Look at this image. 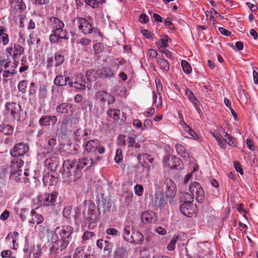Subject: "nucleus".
I'll return each instance as SVG.
<instances>
[{"label":"nucleus","instance_id":"f257e3e1","mask_svg":"<svg viewBox=\"0 0 258 258\" xmlns=\"http://www.w3.org/2000/svg\"><path fill=\"white\" fill-rule=\"evenodd\" d=\"M102 159V157L96 156L94 158L83 157L78 159L76 165L75 160H66L63 161V168L64 178H68V181H75L82 175L81 170L86 166L91 167Z\"/></svg>","mask_w":258,"mask_h":258},{"label":"nucleus","instance_id":"f03ea898","mask_svg":"<svg viewBox=\"0 0 258 258\" xmlns=\"http://www.w3.org/2000/svg\"><path fill=\"white\" fill-rule=\"evenodd\" d=\"M49 24L52 28L49 35L50 42L56 41V38H67L68 31L64 29V23L55 17L49 19Z\"/></svg>","mask_w":258,"mask_h":258},{"label":"nucleus","instance_id":"7ed1b4c3","mask_svg":"<svg viewBox=\"0 0 258 258\" xmlns=\"http://www.w3.org/2000/svg\"><path fill=\"white\" fill-rule=\"evenodd\" d=\"M74 231V228L70 225H62L61 227H57L56 229L55 232L56 234L59 235L58 242H60L61 250L66 249L72 240Z\"/></svg>","mask_w":258,"mask_h":258},{"label":"nucleus","instance_id":"20e7f679","mask_svg":"<svg viewBox=\"0 0 258 258\" xmlns=\"http://www.w3.org/2000/svg\"><path fill=\"white\" fill-rule=\"evenodd\" d=\"M85 205H88V210L87 215L85 218V222L89 223L88 228L89 229H93L95 227V224L98 219V213L96 211L95 205L90 200L85 201Z\"/></svg>","mask_w":258,"mask_h":258},{"label":"nucleus","instance_id":"39448f33","mask_svg":"<svg viewBox=\"0 0 258 258\" xmlns=\"http://www.w3.org/2000/svg\"><path fill=\"white\" fill-rule=\"evenodd\" d=\"M84 151L88 153L99 154H104L105 152V147L102 146L100 142L97 139L91 140L85 142L83 144Z\"/></svg>","mask_w":258,"mask_h":258},{"label":"nucleus","instance_id":"423d86ee","mask_svg":"<svg viewBox=\"0 0 258 258\" xmlns=\"http://www.w3.org/2000/svg\"><path fill=\"white\" fill-rule=\"evenodd\" d=\"M73 25L77 26L79 31L85 34H89L92 32L93 27L90 22L82 17H76L73 21Z\"/></svg>","mask_w":258,"mask_h":258},{"label":"nucleus","instance_id":"0eeeda50","mask_svg":"<svg viewBox=\"0 0 258 258\" xmlns=\"http://www.w3.org/2000/svg\"><path fill=\"white\" fill-rule=\"evenodd\" d=\"M5 111L8 115H10L14 119L19 120L20 119L21 107L16 102H7L5 104Z\"/></svg>","mask_w":258,"mask_h":258},{"label":"nucleus","instance_id":"6e6552de","mask_svg":"<svg viewBox=\"0 0 258 258\" xmlns=\"http://www.w3.org/2000/svg\"><path fill=\"white\" fill-rule=\"evenodd\" d=\"M164 165L171 169L181 170L183 168L181 160L174 155H168L164 158Z\"/></svg>","mask_w":258,"mask_h":258},{"label":"nucleus","instance_id":"1a4fd4ad","mask_svg":"<svg viewBox=\"0 0 258 258\" xmlns=\"http://www.w3.org/2000/svg\"><path fill=\"white\" fill-rule=\"evenodd\" d=\"M189 191L198 202L201 203L204 201V191L200 183L197 182L191 183L189 186Z\"/></svg>","mask_w":258,"mask_h":258},{"label":"nucleus","instance_id":"9d476101","mask_svg":"<svg viewBox=\"0 0 258 258\" xmlns=\"http://www.w3.org/2000/svg\"><path fill=\"white\" fill-rule=\"evenodd\" d=\"M180 210L185 216L191 217L196 215L197 208L193 203L189 201H185L180 206Z\"/></svg>","mask_w":258,"mask_h":258},{"label":"nucleus","instance_id":"9b49d317","mask_svg":"<svg viewBox=\"0 0 258 258\" xmlns=\"http://www.w3.org/2000/svg\"><path fill=\"white\" fill-rule=\"evenodd\" d=\"M29 146L23 142L16 144L14 147L11 149V155L14 157L23 156L29 150Z\"/></svg>","mask_w":258,"mask_h":258},{"label":"nucleus","instance_id":"f8f14e48","mask_svg":"<svg viewBox=\"0 0 258 258\" xmlns=\"http://www.w3.org/2000/svg\"><path fill=\"white\" fill-rule=\"evenodd\" d=\"M6 52L8 56H12L13 59L18 58L24 52V48L20 44L14 43L6 48Z\"/></svg>","mask_w":258,"mask_h":258},{"label":"nucleus","instance_id":"ddd939ff","mask_svg":"<svg viewBox=\"0 0 258 258\" xmlns=\"http://www.w3.org/2000/svg\"><path fill=\"white\" fill-rule=\"evenodd\" d=\"M58 194L56 192L52 193H44L40 195V199L43 206H52L56 203Z\"/></svg>","mask_w":258,"mask_h":258},{"label":"nucleus","instance_id":"4468645a","mask_svg":"<svg viewBox=\"0 0 258 258\" xmlns=\"http://www.w3.org/2000/svg\"><path fill=\"white\" fill-rule=\"evenodd\" d=\"M57 121L55 115H42L39 119L38 123L40 126L49 128L50 125L54 126Z\"/></svg>","mask_w":258,"mask_h":258},{"label":"nucleus","instance_id":"2eb2a0df","mask_svg":"<svg viewBox=\"0 0 258 258\" xmlns=\"http://www.w3.org/2000/svg\"><path fill=\"white\" fill-rule=\"evenodd\" d=\"M141 218L144 224L155 223L158 220L157 214L152 211H145L142 213Z\"/></svg>","mask_w":258,"mask_h":258},{"label":"nucleus","instance_id":"dca6fc26","mask_svg":"<svg viewBox=\"0 0 258 258\" xmlns=\"http://www.w3.org/2000/svg\"><path fill=\"white\" fill-rule=\"evenodd\" d=\"M154 205L160 209L164 208L167 205V197L163 192L158 191L155 194Z\"/></svg>","mask_w":258,"mask_h":258},{"label":"nucleus","instance_id":"f3484780","mask_svg":"<svg viewBox=\"0 0 258 258\" xmlns=\"http://www.w3.org/2000/svg\"><path fill=\"white\" fill-rule=\"evenodd\" d=\"M86 81L81 75L78 76L74 82H69L68 85L71 87L75 88L78 90H85Z\"/></svg>","mask_w":258,"mask_h":258},{"label":"nucleus","instance_id":"a211bd4d","mask_svg":"<svg viewBox=\"0 0 258 258\" xmlns=\"http://www.w3.org/2000/svg\"><path fill=\"white\" fill-rule=\"evenodd\" d=\"M91 256L90 252L86 246L77 248L74 254V258H91Z\"/></svg>","mask_w":258,"mask_h":258},{"label":"nucleus","instance_id":"6ab92c4d","mask_svg":"<svg viewBox=\"0 0 258 258\" xmlns=\"http://www.w3.org/2000/svg\"><path fill=\"white\" fill-rule=\"evenodd\" d=\"M101 76L105 79L114 78L116 72L109 66L103 67L100 70Z\"/></svg>","mask_w":258,"mask_h":258},{"label":"nucleus","instance_id":"aec40b11","mask_svg":"<svg viewBox=\"0 0 258 258\" xmlns=\"http://www.w3.org/2000/svg\"><path fill=\"white\" fill-rule=\"evenodd\" d=\"M31 215L32 218L29 221V223H30L36 224L35 225H37L44 221L43 216L41 214L36 213L34 210L31 211Z\"/></svg>","mask_w":258,"mask_h":258},{"label":"nucleus","instance_id":"412c9836","mask_svg":"<svg viewBox=\"0 0 258 258\" xmlns=\"http://www.w3.org/2000/svg\"><path fill=\"white\" fill-rule=\"evenodd\" d=\"M10 4L16 11L21 12L26 9V5L22 0H10Z\"/></svg>","mask_w":258,"mask_h":258},{"label":"nucleus","instance_id":"4be33fe9","mask_svg":"<svg viewBox=\"0 0 258 258\" xmlns=\"http://www.w3.org/2000/svg\"><path fill=\"white\" fill-rule=\"evenodd\" d=\"M184 131L182 133L183 135L189 139H192L194 140H197L198 138V136L195 133V132L192 130L187 124L184 123Z\"/></svg>","mask_w":258,"mask_h":258},{"label":"nucleus","instance_id":"5701e85b","mask_svg":"<svg viewBox=\"0 0 258 258\" xmlns=\"http://www.w3.org/2000/svg\"><path fill=\"white\" fill-rule=\"evenodd\" d=\"M45 163L51 170H55L59 166L58 159L55 157L46 159Z\"/></svg>","mask_w":258,"mask_h":258},{"label":"nucleus","instance_id":"b1692460","mask_svg":"<svg viewBox=\"0 0 258 258\" xmlns=\"http://www.w3.org/2000/svg\"><path fill=\"white\" fill-rule=\"evenodd\" d=\"M23 164L24 161L22 159L18 158H14L11 163V171L15 172L20 170V168L23 166Z\"/></svg>","mask_w":258,"mask_h":258},{"label":"nucleus","instance_id":"393cba45","mask_svg":"<svg viewBox=\"0 0 258 258\" xmlns=\"http://www.w3.org/2000/svg\"><path fill=\"white\" fill-rule=\"evenodd\" d=\"M143 234L138 231H134L132 233V236L128 240V242L138 244L141 243L143 239Z\"/></svg>","mask_w":258,"mask_h":258},{"label":"nucleus","instance_id":"a878e982","mask_svg":"<svg viewBox=\"0 0 258 258\" xmlns=\"http://www.w3.org/2000/svg\"><path fill=\"white\" fill-rule=\"evenodd\" d=\"M6 31L7 29L5 26H0V43L4 45H7L9 42V37Z\"/></svg>","mask_w":258,"mask_h":258},{"label":"nucleus","instance_id":"bb28decb","mask_svg":"<svg viewBox=\"0 0 258 258\" xmlns=\"http://www.w3.org/2000/svg\"><path fill=\"white\" fill-rule=\"evenodd\" d=\"M13 132L14 127L12 125L4 123L0 124V133L10 136L13 134Z\"/></svg>","mask_w":258,"mask_h":258},{"label":"nucleus","instance_id":"cd10ccee","mask_svg":"<svg viewBox=\"0 0 258 258\" xmlns=\"http://www.w3.org/2000/svg\"><path fill=\"white\" fill-rule=\"evenodd\" d=\"M70 80V78L69 77H63L62 75H58L57 76L54 80V83L59 86H64L69 84V82Z\"/></svg>","mask_w":258,"mask_h":258},{"label":"nucleus","instance_id":"c85d7f7f","mask_svg":"<svg viewBox=\"0 0 258 258\" xmlns=\"http://www.w3.org/2000/svg\"><path fill=\"white\" fill-rule=\"evenodd\" d=\"M128 252L126 248L123 246H120L116 248L114 251L113 258H126Z\"/></svg>","mask_w":258,"mask_h":258},{"label":"nucleus","instance_id":"c756f323","mask_svg":"<svg viewBox=\"0 0 258 258\" xmlns=\"http://www.w3.org/2000/svg\"><path fill=\"white\" fill-rule=\"evenodd\" d=\"M166 188L170 196H174L176 192V186L174 182L171 179L167 180Z\"/></svg>","mask_w":258,"mask_h":258},{"label":"nucleus","instance_id":"7c9ffc66","mask_svg":"<svg viewBox=\"0 0 258 258\" xmlns=\"http://www.w3.org/2000/svg\"><path fill=\"white\" fill-rule=\"evenodd\" d=\"M137 158L140 163L146 162L148 161L152 163L154 161V158L152 155L147 153H140L138 155Z\"/></svg>","mask_w":258,"mask_h":258},{"label":"nucleus","instance_id":"2f4dec72","mask_svg":"<svg viewBox=\"0 0 258 258\" xmlns=\"http://www.w3.org/2000/svg\"><path fill=\"white\" fill-rule=\"evenodd\" d=\"M106 114L114 120H118L120 118V111L118 109L110 108L107 110Z\"/></svg>","mask_w":258,"mask_h":258},{"label":"nucleus","instance_id":"473e14b6","mask_svg":"<svg viewBox=\"0 0 258 258\" xmlns=\"http://www.w3.org/2000/svg\"><path fill=\"white\" fill-rule=\"evenodd\" d=\"M157 63L160 69L165 71L169 70V64L168 62L162 57L157 58Z\"/></svg>","mask_w":258,"mask_h":258},{"label":"nucleus","instance_id":"72a5a7b5","mask_svg":"<svg viewBox=\"0 0 258 258\" xmlns=\"http://www.w3.org/2000/svg\"><path fill=\"white\" fill-rule=\"evenodd\" d=\"M71 107L70 104L68 103H61L57 105L56 111L58 113L66 114L69 112V108Z\"/></svg>","mask_w":258,"mask_h":258},{"label":"nucleus","instance_id":"f704fd0d","mask_svg":"<svg viewBox=\"0 0 258 258\" xmlns=\"http://www.w3.org/2000/svg\"><path fill=\"white\" fill-rule=\"evenodd\" d=\"M212 135L218 142L219 146L223 149H225L226 145L225 143V139L223 138L222 136L217 132L213 133Z\"/></svg>","mask_w":258,"mask_h":258},{"label":"nucleus","instance_id":"c9c22d12","mask_svg":"<svg viewBox=\"0 0 258 258\" xmlns=\"http://www.w3.org/2000/svg\"><path fill=\"white\" fill-rule=\"evenodd\" d=\"M35 229L37 232L43 234L47 232L48 228L46 223L44 221L37 225H35Z\"/></svg>","mask_w":258,"mask_h":258},{"label":"nucleus","instance_id":"e433bc0d","mask_svg":"<svg viewBox=\"0 0 258 258\" xmlns=\"http://www.w3.org/2000/svg\"><path fill=\"white\" fill-rule=\"evenodd\" d=\"M27 42L29 46L34 45L35 43L39 45L40 44V39L36 34L32 33L29 35V39L27 40Z\"/></svg>","mask_w":258,"mask_h":258},{"label":"nucleus","instance_id":"4c0bfd02","mask_svg":"<svg viewBox=\"0 0 258 258\" xmlns=\"http://www.w3.org/2000/svg\"><path fill=\"white\" fill-rule=\"evenodd\" d=\"M123 59L119 60L118 58H114L110 61L109 66L116 73L119 66L123 64Z\"/></svg>","mask_w":258,"mask_h":258},{"label":"nucleus","instance_id":"58836bf2","mask_svg":"<svg viewBox=\"0 0 258 258\" xmlns=\"http://www.w3.org/2000/svg\"><path fill=\"white\" fill-rule=\"evenodd\" d=\"M185 95L187 96L189 101L194 104L195 108L198 109L197 107V103H198V100L194 95L192 92L188 89H186L185 92Z\"/></svg>","mask_w":258,"mask_h":258},{"label":"nucleus","instance_id":"ea45409f","mask_svg":"<svg viewBox=\"0 0 258 258\" xmlns=\"http://www.w3.org/2000/svg\"><path fill=\"white\" fill-rule=\"evenodd\" d=\"M180 237L178 235H174L172 237L171 241L167 245V249L169 250L172 251L175 248V245L177 242L180 240Z\"/></svg>","mask_w":258,"mask_h":258},{"label":"nucleus","instance_id":"a19ab883","mask_svg":"<svg viewBox=\"0 0 258 258\" xmlns=\"http://www.w3.org/2000/svg\"><path fill=\"white\" fill-rule=\"evenodd\" d=\"M222 132L223 134H225V143L227 142L228 144H229L231 146H235V139L232 137L231 135L228 134L227 133L225 132L224 129L223 128H221Z\"/></svg>","mask_w":258,"mask_h":258},{"label":"nucleus","instance_id":"79ce46f5","mask_svg":"<svg viewBox=\"0 0 258 258\" xmlns=\"http://www.w3.org/2000/svg\"><path fill=\"white\" fill-rule=\"evenodd\" d=\"M175 148L178 153L183 157H186L188 155V153L186 151L184 147L181 144H176Z\"/></svg>","mask_w":258,"mask_h":258},{"label":"nucleus","instance_id":"37998d69","mask_svg":"<svg viewBox=\"0 0 258 258\" xmlns=\"http://www.w3.org/2000/svg\"><path fill=\"white\" fill-rule=\"evenodd\" d=\"M133 228H132L130 225H125L124 227L123 237L124 240L127 241H128L132 236V234H131V230Z\"/></svg>","mask_w":258,"mask_h":258},{"label":"nucleus","instance_id":"c03bdc74","mask_svg":"<svg viewBox=\"0 0 258 258\" xmlns=\"http://www.w3.org/2000/svg\"><path fill=\"white\" fill-rule=\"evenodd\" d=\"M64 61V57L58 53L54 54L55 67H57L63 63Z\"/></svg>","mask_w":258,"mask_h":258},{"label":"nucleus","instance_id":"a18cd8bd","mask_svg":"<svg viewBox=\"0 0 258 258\" xmlns=\"http://www.w3.org/2000/svg\"><path fill=\"white\" fill-rule=\"evenodd\" d=\"M108 94L106 91H99L96 93V97L99 99L101 102L104 103L106 100Z\"/></svg>","mask_w":258,"mask_h":258},{"label":"nucleus","instance_id":"49530a36","mask_svg":"<svg viewBox=\"0 0 258 258\" xmlns=\"http://www.w3.org/2000/svg\"><path fill=\"white\" fill-rule=\"evenodd\" d=\"M96 72L93 70H88L86 74L87 80L89 81H94L96 79Z\"/></svg>","mask_w":258,"mask_h":258},{"label":"nucleus","instance_id":"de8ad7c7","mask_svg":"<svg viewBox=\"0 0 258 258\" xmlns=\"http://www.w3.org/2000/svg\"><path fill=\"white\" fill-rule=\"evenodd\" d=\"M16 74L15 72H13V70H9L4 71L3 74V82L4 83H7L8 81L11 79V75H14Z\"/></svg>","mask_w":258,"mask_h":258},{"label":"nucleus","instance_id":"09e8293b","mask_svg":"<svg viewBox=\"0 0 258 258\" xmlns=\"http://www.w3.org/2000/svg\"><path fill=\"white\" fill-rule=\"evenodd\" d=\"M127 145L128 147H135L136 148H140V145L136 142L133 137H129L126 139Z\"/></svg>","mask_w":258,"mask_h":258},{"label":"nucleus","instance_id":"8fccbe9b","mask_svg":"<svg viewBox=\"0 0 258 258\" xmlns=\"http://www.w3.org/2000/svg\"><path fill=\"white\" fill-rule=\"evenodd\" d=\"M43 181L45 185H52L53 177L49 174H46L43 177Z\"/></svg>","mask_w":258,"mask_h":258},{"label":"nucleus","instance_id":"3c124183","mask_svg":"<svg viewBox=\"0 0 258 258\" xmlns=\"http://www.w3.org/2000/svg\"><path fill=\"white\" fill-rule=\"evenodd\" d=\"M92 103L89 100H85L82 104V109L83 110L91 112L92 111Z\"/></svg>","mask_w":258,"mask_h":258},{"label":"nucleus","instance_id":"603ef678","mask_svg":"<svg viewBox=\"0 0 258 258\" xmlns=\"http://www.w3.org/2000/svg\"><path fill=\"white\" fill-rule=\"evenodd\" d=\"M181 67L183 72L186 74H190L192 69L189 63L186 60H182L181 62Z\"/></svg>","mask_w":258,"mask_h":258},{"label":"nucleus","instance_id":"864d4df0","mask_svg":"<svg viewBox=\"0 0 258 258\" xmlns=\"http://www.w3.org/2000/svg\"><path fill=\"white\" fill-rule=\"evenodd\" d=\"M43 206L42 202L40 199V195L38 196L36 199H34L33 201L32 207L33 210H36L38 209L39 207Z\"/></svg>","mask_w":258,"mask_h":258},{"label":"nucleus","instance_id":"5fc2aeb1","mask_svg":"<svg viewBox=\"0 0 258 258\" xmlns=\"http://www.w3.org/2000/svg\"><path fill=\"white\" fill-rule=\"evenodd\" d=\"M28 84L27 80H22L20 81L18 85V88L20 92L25 93L26 91V88Z\"/></svg>","mask_w":258,"mask_h":258},{"label":"nucleus","instance_id":"6e6d98bb","mask_svg":"<svg viewBox=\"0 0 258 258\" xmlns=\"http://www.w3.org/2000/svg\"><path fill=\"white\" fill-rule=\"evenodd\" d=\"M123 159L122 151L121 149H117L116 151V155L114 158V160L117 163H119L122 162Z\"/></svg>","mask_w":258,"mask_h":258},{"label":"nucleus","instance_id":"4d7b16f0","mask_svg":"<svg viewBox=\"0 0 258 258\" xmlns=\"http://www.w3.org/2000/svg\"><path fill=\"white\" fill-rule=\"evenodd\" d=\"M47 90L46 86L43 85L40 87L39 92V98L41 99H44L46 97Z\"/></svg>","mask_w":258,"mask_h":258},{"label":"nucleus","instance_id":"13d9d810","mask_svg":"<svg viewBox=\"0 0 258 258\" xmlns=\"http://www.w3.org/2000/svg\"><path fill=\"white\" fill-rule=\"evenodd\" d=\"M83 130L81 128L75 131L74 132V139L80 141L82 139H83Z\"/></svg>","mask_w":258,"mask_h":258},{"label":"nucleus","instance_id":"bf43d9fd","mask_svg":"<svg viewBox=\"0 0 258 258\" xmlns=\"http://www.w3.org/2000/svg\"><path fill=\"white\" fill-rule=\"evenodd\" d=\"M14 172V175L15 176V178L17 179L16 180L19 182H22L23 180L25 181V179L26 178L23 177V175L22 173V170H17L16 171L13 172Z\"/></svg>","mask_w":258,"mask_h":258},{"label":"nucleus","instance_id":"052dcab7","mask_svg":"<svg viewBox=\"0 0 258 258\" xmlns=\"http://www.w3.org/2000/svg\"><path fill=\"white\" fill-rule=\"evenodd\" d=\"M134 191L138 196H142L144 191L143 186L141 184H136L134 187Z\"/></svg>","mask_w":258,"mask_h":258},{"label":"nucleus","instance_id":"680f3d73","mask_svg":"<svg viewBox=\"0 0 258 258\" xmlns=\"http://www.w3.org/2000/svg\"><path fill=\"white\" fill-rule=\"evenodd\" d=\"M72 213V208L70 206H67L64 208L62 212L63 216L67 219L70 218Z\"/></svg>","mask_w":258,"mask_h":258},{"label":"nucleus","instance_id":"e2e57ef3","mask_svg":"<svg viewBox=\"0 0 258 258\" xmlns=\"http://www.w3.org/2000/svg\"><path fill=\"white\" fill-rule=\"evenodd\" d=\"M93 48L95 53L99 54L102 51L103 44L100 42H97L94 44Z\"/></svg>","mask_w":258,"mask_h":258},{"label":"nucleus","instance_id":"0e129e2a","mask_svg":"<svg viewBox=\"0 0 258 258\" xmlns=\"http://www.w3.org/2000/svg\"><path fill=\"white\" fill-rule=\"evenodd\" d=\"M19 236L18 232L14 231L13 233H10L7 236L6 239L8 242H11V240L16 239V238Z\"/></svg>","mask_w":258,"mask_h":258},{"label":"nucleus","instance_id":"69168bd1","mask_svg":"<svg viewBox=\"0 0 258 258\" xmlns=\"http://www.w3.org/2000/svg\"><path fill=\"white\" fill-rule=\"evenodd\" d=\"M95 234L93 232L90 231H86L84 232L82 236V239L84 240H87L93 238L94 237H95Z\"/></svg>","mask_w":258,"mask_h":258},{"label":"nucleus","instance_id":"338daca9","mask_svg":"<svg viewBox=\"0 0 258 258\" xmlns=\"http://www.w3.org/2000/svg\"><path fill=\"white\" fill-rule=\"evenodd\" d=\"M106 233L113 236H119V232L117 229L114 228H108L106 230Z\"/></svg>","mask_w":258,"mask_h":258},{"label":"nucleus","instance_id":"774afa93","mask_svg":"<svg viewBox=\"0 0 258 258\" xmlns=\"http://www.w3.org/2000/svg\"><path fill=\"white\" fill-rule=\"evenodd\" d=\"M112 248V243L108 241V243H107V244H106L104 247L103 248L104 253L106 255L110 254Z\"/></svg>","mask_w":258,"mask_h":258}]
</instances>
